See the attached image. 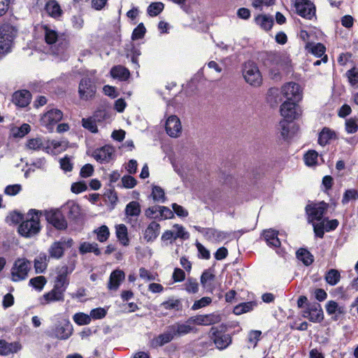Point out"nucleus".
<instances>
[{"mask_svg":"<svg viewBox=\"0 0 358 358\" xmlns=\"http://www.w3.org/2000/svg\"><path fill=\"white\" fill-rule=\"evenodd\" d=\"M60 166L64 171H71L73 169V164L71 158L66 156L59 161Z\"/></svg>","mask_w":358,"mask_h":358,"instance_id":"64","label":"nucleus"},{"mask_svg":"<svg viewBox=\"0 0 358 358\" xmlns=\"http://www.w3.org/2000/svg\"><path fill=\"white\" fill-rule=\"evenodd\" d=\"M262 331L259 330H252L248 334V342L255 348L258 341L260 340Z\"/></svg>","mask_w":358,"mask_h":358,"instance_id":"54","label":"nucleus"},{"mask_svg":"<svg viewBox=\"0 0 358 358\" xmlns=\"http://www.w3.org/2000/svg\"><path fill=\"white\" fill-rule=\"evenodd\" d=\"M306 48L309 49V51L315 55V56L320 57H322L326 51L325 46L321 43H317L316 44L308 43L306 45Z\"/></svg>","mask_w":358,"mask_h":358,"instance_id":"45","label":"nucleus"},{"mask_svg":"<svg viewBox=\"0 0 358 358\" xmlns=\"http://www.w3.org/2000/svg\"><path fill=\"white\" fill-rule=\"evenodd\" d=\"M31 93L26 90L15 92L13 95V102L17 106L24 108L31 101Z\"/></svg>","mask_w":358,"mask_h":358,"instance_id":"21","label":"nucleus"},{"mask_svg":"<svg viewBox=\"0 0 358 358\" xmlns=\"http://www.w3.org/2000/svg\"><path fill=\"white\" fill-rule=\"evenodd\" d=\"M185 290L189 294H196L199 291V283L196 279L189 277L183 285Z\"/></svg>","mask_w":358,"mask_h":358,"instance_id":"44","label":"nucleus"},{"mask_svg":"<svg viewBox=\"0 0 358 358\" xmlns=\"http://www.w3.org/2000/svg\"><path fill=\"white\" fill-rule=\"evenodd\" d=\"M31 268V262L25 258L17 259L11 268V280L19 282L25 280Z\"/></svg>","mask_w":358,"mask_h":358,"instance_id":"4","label":"nucleus"},{"mask_svg":"<svg viewBox=\"0 0 358 358\" xmlns=\"http://www.w3.org/2000/svg\"><path fill=\"white\" fill-rule=\"evenodd\" d=\"M41 214L40 210L30 209L26 215V219L22 220L18 227L19 234L26 238H30L38 234L41 230L39 217Z\"/></svg>","mask_w":358,"mask_h":358,"instance_id":"3","label":"nucleus"},{"mask_svg":"<svg viewBox=\"0 0 358 358\" xmlns=\"http://www.w3.org/2000/svg\"><path fill=\"white\" fill-rule=\"evenodd\" d=\"M22 345L19 342L8 343L5 340H0V355L6 356L20 350Z\"/></svg>","mask_w":358,"mask_h":358,"instance_id":"23","label":"nucleus"},{"mask_svg":"<svg viewBox=\"0 0 358 358\" xmlns=\"http://www.w3.org/2000/svg\"><path fill=\"white\" fill-rule=\"evenodd\" d=\"M245 80L252 86L258 87L262 83V77L258 66L254 62H245L243 69Z\"/></svg>","mask_w":358,"mask_h":358,"instance_id":"5","label":"nucleus"},{"mask_svg":"<svg viewBox=\"0 0 358 358\" xmlns=\"http://www.w3.org/2000/svg\"><path fill=\"white\" fill-rule=\"evenodd\" d=\"M43 146V141L41 138L29 139L27 143V147L29 150H38Z\"/></svg>","mask_w":358,"mask_h":358,"instance_id":"57","label":"nucleus"},{"mask_svg":"<svg viewBox=\"0 0 358 358\" xmlns=\"http://www.w3.org/2000/svg\"><path fill=\"white\" fill-rule=\"evenodd\" d=\"M278 232L275 230L268 229L264 231V238L270 247L278 248L280 246V241L278 237Z\"/></svg>","mask_w":358,"mask_h":358,"instance_id":"29","label":"nucleus"},{"mask_svg":"<svg viewBox=\"0 0 358 358\" xmlns=\"http://www.w3.org/2000/svg\"><path fill=\"white\" fill-rule=\"evenodd\" d=\"M326 310L329 315H332L336 313L343 314L345 312L344 308L340 307L338 303L334 301H329L327 302L326 305Z\"/></svg>","mask_w":358,"mask_h":358,"instance_id":"46","label":"nucleus"},{"mask_svg":"<svg viewBox=\"0 0 358 358\" xmlns=\"http://www.w3.org/2000/svg\"><path fill=\"white\" fill-rule=\"evenodd\" d=\"M66 290L61 287L54 285L53 288L50 292L44 294L40 299V303L45 306L53 302L64 301Z\"/></svg>","mask_w":358,"mask_h":358,"instance_id":"14","label":"nucleus"},{"mask_svg":"<svg viewBox=\"0 0 358 358\" xmlns=\"http://www.w3.org/2000/svg\"><path fill=\"white\" fill-rule=\"evenodd\" d=\"M22 190V186L18 184L10 185L6 187L4 193L9 196H15Z\"/></svg>","mask_w":358,"mask_h":358,"instance_id":"61","label":"nucleus"},{"mask_svg":"<svg viewBox=\"0 0 358 358\" xmlns=\"http://www.w3.org/2000/svg\"><path fill=\"white\" fill-rule=\"evenodd\" d=\"M257 305L255 301H248L241 303L234 308L233 313L236 315H240L252 311Z\"/></svg>","mask_w":358,"mask_h":358,"instance_id":"32","label":"nucleus"},{"mask_svg":"<svg viewBox=\"0 0 358 358\" xmlns=\"http://www.w3.org/2000/svg\"><path fill=\"white\" fill-rule=\"evenodd\" d=\"M358 199V191L356 189H347L343 196L342 203L346 204L351 199L356 200Z\"/></svg>","mask_w":358,"mask_h":358,"instance_id":"53","label":"nucleus"},{"mask_svg":"<svg viewBox=\"0 0 358 358\" xmlns=\"http://www.w3.org/2000/svg\"><path fill=\"white\" fill-rule=\"evenodd\" d=\"M73 269H70L68 266L64 265L57 268V277L55 278V285L65 289L69 284L68 275L72 272Z\"/></svg>","mask_w":358,"mask_h":358,"instance_id":"20","label":"nucleus"},{"mask_svg":"<svg viewBox=\"0 0 358 358\" xmlns=\"http://www.w3.org/2000/svg\"><path fill=\"white\" fill-rule=\"evenodd\" d=\"M210 334V338L213 340L216 348L220 350L227 348L231 344L232 338L231 335L226 334L218 327H211Z\"/></svg>","mask_w":358,"mask_h":358,"instance_id":"8","label":"nucleus"},{"mask_svg":"<svg viewBox=\"0 0 358 358\" xmlns=\"http://www.w3.org/2000/svg\"><path fill=\"white\" fill-rule=\"evenodd\" d=\"M72 333V324L69 321L63 320L55 326L50 336L60 340H66L71 336Z\"/></svg>","mask_w":358,"mask_h":358,"instance_id":"15","label":"nucleus"},{"mask_svg":"<svg viewBox=\"0 0 358 358\" xmlns=\"http://www.w3.org/2000/svg\"><path fill=\"white\" fill-rule=\"evenodd\" d=\"M45 10L50 17L58 19L63 13L59 3L55 0H50L46 2Z\"/></svg>","mask_w":358,"mask_h":358,"instance_id":"28","label":"nucleus"},{"mask_svg":"<svg viewBox=\"0 0 358 358\" xmlns=\"http://www.w3.org/2000/svg\"><path fill=\"white\" fill-rule=\"evenodd\" d=\"M63 117V113L60 110L52 109L47 111L41 118V124L47 128L49 131H52L55 124H57Z\"/></svg>","mask_w":358,"mask_h":358,"instance_id":"11","label":"nucleus"},{"mask_svg":"<svg viewBox=\"0 0 358 358\" xmlns=\"http://www.w3.org/2000/svg\"><path fill=\"white\" fill-rule=\"evenodd\" d=\"M173 228L176 229L174 232L176 239L180 238L186 240L189 238V235L188 232L185 231V228L182 225L176 224L173 225Z\"/></svg>","mask_w":358,"mask_h":358,"instance_id":"56","label":"nucleus"},{"mask_svg":"<svg viewBox=\"0 0 358 358\" xmlns=\"http://www.w3.org/2000/svg\"><path fill=\"white\" fill-rule=\"evenodd\" d=\"M294 7L298 15L303 18L311 20L315 14V7L307 0H296Z\"/></svg>","mask_w":358,"mask_h":358,"instance_id":"16","label":"nucleus"},{"mask_svg":"<svg viewBox=\"0 0 358 358\" xmlns=\"http://www.w3.org/2000/svg\"><path fill=\"white\" fill-rule=\"evenodd\" d=\"M73 321L79 325H85L90 324L91 322L90 315L83 313H76L73 315Z\"/></svg>","mask_w":358,"mask_h":358,"instance_id":"52","label":"nucleus"},{"mask_svg":"<svg viewBox=\"0 0 358 358\" xmlns=\"http://www.w3.org/2000/svg\"><path fill=\"white\" fill-rule=\"evenodd\" d=\"M296 257L301 261L306 266H309L313 262V256L311 253L304 248H300L296 252Z\"/></svg>","mask_w":358,"mask_h":358,"instance_id":"38","label":"nucleus"},{"mask_svg":"<svg viewBox=\"0 0 358 358\" xmlns=\"http://www.w3.org/2000/svg\"><path fill=\"white\" fill-rule=\"evenodd\" d=\"M125 215L129 217H138L141 213V205L138 201L129 202L124 209Z\"/></svg>","mask_w":358,"mask_h":358,"instance_id":"33","label":"nucleus"},{"mask_svg":"<svg viewBox=\"0 0 358 358\" xmlns=\"http://www.w3.org/2000/svg\"><path fill=\"white\" fill-rule=\"evenodd\" d=\"M161 306L166 310H179L181 307V302L179 299H169L161 303Z\"/></svg>","mask_w":358,"mask_h":358,"instance_id":"50","label":"nucleus"},{"mask_svg":"<svg viewBox=\"0 0 358 358\" xmlns=\"http://www.w3.org/2000/svg\"><path fill=\"white\" fill-rule=\"evenodd\" d=\"M204 235L206 238L210 241H221L225 238V234L213 228L205 229Z\"/></svg>","mask_w":358,"mask_h":358,"instance_id":"35","label":"nucleus"},{"mask_svg":"<svg viewBox=\"0 0 358 358\" xmlns=\"http://www.w3.org/2000/svg\"><path fill=\"white\" fill-rule=\"evenodd\" d=\"M345 129L348 134H355L358 130L357 120L355 118L348 119L345 122Z\"/></svg>","mask_w":358,"mask_h":358,"instance_id":"59","label":"nucleus"},{"mask_svg":"<svg viewBox=\"0 0 358 358\" xmlns=\"http://www.w3.org/2000/svg\"><path fill=\"white\" fill-rule=\"evenodd\" d=\"M192 322H189V318L185 322H176L169 325L166 330L155 337L151 341L152 348H158L170 343L175 337H180L190 333H196L197 329L193 326Z\"/></svg>","mask_w":358,"mask_h":358,"instance_id":"1","label":"nucleus"},{"mask_svg":"<svg viewBox=\"0 0 358 358\" xmlns=\"http://www.w3.org/2000/svg\"><path fill=\"white\" fill-rule=\"evenodd\" d=\"M97 235V240L100 242H105L109 237L110 232L108 227L103 225L94 231Z\"/></svg>","mask_w":358,"mask_h":358,"instance_id":"51","label":"nucleus"},{"mask_svg":"<svg viewBox=\"0 0 358 358\" xmlns=\"http://www.w3.org/2000/svg\"><path fill=\"white\" fill-rule=\"evenodd\" d=\"M280 114L284 119L293 121L301 116V110L296 102L285 101L280 106Z\"/></svg>","mask_w":358,"mask_h":358,"instance_id":"13","label":"nucleus"},{"mask_svg":"<svg viewBox=\"0 0 358 358\" xmlns=\"http://www.w3.org/2000/svg\"><path fill=\"white\" fill-rule=\"evenodd\" d=\"M67 144L68 143L66 141L52 140L49 141L48 145L46 146L45 149L47 152H50V150H51V152L55 154L56 152L64 151L68 147Z\"/></svg>","mask_w":358,"mask_h":358,"instance_id":"34","label":"nucleus"},{"mask_svg":"<svg viewBox=\"0 0 358 358\" xmlns=\"http://www.w3.org/2000/svg\"><path fill=\"white\" fill-rule=\"evenodd\" d=\"M82 126L92 133H97L98 128L95 115L82 119Z\"/></svg>","mask_w":358,"mask_h":358,"instance_id":"40","label":"nucleus"},{"mask_svg":"<svg viewBox=\"0 0 358 358\" xmlns=\"http://www.w3.org/2000/svg\"><path fill=\"white\" fill-rule=\"evenodd\" d=\"M212 302V299L210 297L204 296L202 297L201 299L196 301L193 306L192 309L193 310H197L201 308L205 307L208 305H209Z\"/></svg>","mask_w":358,"mask_h":358,"instance_id":"62","label":"nucleus"},{"mask_svg":"<svg viewBox=\"0 0 358 358\" xmlns=\"http://www.w3.org/2000/svg\"><path fill=\"white\" fill-rule=\"evenodd\" d=\"M291 120H282L279 123V129L280 130V134L284 139H286L289 136V125Z\"/></svg>","mask_w":358,"mask_h":358,"instance_id":"55","label":"nucleus"},{"mask_svg":"<svg viewBox=\"0 0 358 358\" xmlns=\"http://www.w3.org/2000/svg\"><path fill=\"white\" fill-rule=\"evenodd\" d=\"M346 76L352 85L358 83V69L354 67L346 72Z\"/></svg>","mask_w":358,"mask_h":358,"instance_id":"60","label":"nucleus"},{"mask_svg":"<svg viewBox=\"0 0 358 358\" xmlns=\"http://www.w3.org/2000/svg\"><path fill=\"white\" fill-rule=\"evenodd\" d=\"M302 316L312 322H320L324 319L323 310L321 305L317 303L308 304L302 312Z\"/></svg>","mask_w":358,"mask_h":358,"instance_id":"12","label":"nucleus"},{"mask_svg":"<svg viewBox=\"0 0 358 358\" xmlns=\"http://www.w3.org/2000/svg\"><path fill=\"white\" fill-rule=\"evenodd\" d=\"M113 152V147L105 145L94 152V157L97 162L101 163L108 162L111 159Z\"/></svg>","mask_w":358,"mask_h":358,"instance_id":"22","label":"nucleus"},{"mask_svg":"<svg viewBox=\"0 0 358 358\" xmlns=\"http://www.w3.org/2000/svg\"><path fill=\"white\" fill-rule=\"evenodd\" d=\"M324 279L330 285H336L341 279V274L336 269L331 268L327 272Z\"/></svg>","mask_w":358,"mask_h":358,"instance_id":"41","label":"nucleus"},{"mask_svg":"<svg viewBox=\"0 0 358 358\" xmlns=\"http://www.w3.org/2000/svg\"><path fill=\"white\" fill-rule=\"evenodd\" d=\"M16 36V29L10 24H4L0 27V52H8L13 45V39Z\"/></svg>","mask_w":358,"mask_h":358,"instance_id":"6","label":"nucleus"},{"mask_svg":"<svg viewBox=\"0 0 358 358\" xmlns=\"http://www.w3.org/2000/svg\"><path fill=\"white\" fill-rule=\"evenodd\" d=\"M110 73L113 78L118 79L121 81L127 80L130 77L129 69L122 65L113 66L110 69Z\"/></svg>","mask_w":358,"mask_h":358,"instance_id":"27","label":"nucleus"},{"mask_svg":"<svg viewBox=\"0 0 358 358\" xmlns=\"http://www.w3.org/2000/svg\"><path fill=\"white\" fill-rule=\"evenodd\" d=\"M160 225L156 222H151L144 231V239L147 242L155 241L159 234Z\"/></svg>","mask_w":358,"mask_h":358,"instance_id":"25","label":"nucleus"},{"mask_svg":"<svg viewBox=\"0 0 358 358\" xmlns=\"http://www.w3.org/2000/svg\"><path fill=\"white\" fill-rule=\"evenodd\" d=\"M282 94L287 99L293 102H299L302 99V89L301 86L294 82L285 84L281 89Z\"/></svg>","mask_w":358,"mask_h":358,"instance_id":"10","label":"nucleus"},{"mask_svg":"<svg viewBox=\"0 0 358 358\" xmlns=\"http://www.w3.org/2000/svg\"><path fill=\"white\" fill-rule=\"evenodd\" d=\"M152 197L155 201L164 203L166 199L164 189L159 186H154L152 190Z\"/></svg>","mask_w":358,"mask_h":358,"instance_id":"48","label":"nucleus"},{"mask_svg":"<svg viewBox=\"0 0 358 358\" xmlns=\"http://www.w3.org/2000/svg\"><path fill=\"white\" fill-rule=\"evenodd\" d=\"M164 8V4L162 2H153L148 6L147 13L150 17H155L160 14Z\"/></svg>","mask_w":358,"mask_h":358,"instance_id":"43","label":"nucleus"},{"mask_svg":"<svg viewBox=\"0 0 358 358\" xmlns=\"http://www.w3.org/2000/svg\"><path fill=\"white\" fill-rule=\"evenodd\" d=\"M72 243L73 240L71 238H69L67 241L61 240L59 241L54 242L48 250L50 257L55 259L61 258L64 252V246L70 248L71 247Z\"/></svg>","mask_w":358,"mask_h":358,"instance_id":"18","label":"nucleus"},{"mask_svg":"<svg viewBox=\"0 0 358 358\" xmlns=\"http://www.w3.org/2000/svg\"><path fill=\"white\" fill-rule=\"evenodd\" d=\"M172 279L174 282H182L185 279V271L179 268H176L172 274Z\"/></svg>","mask_w":358,"mask_h":358,"instance_id":"63","label":"nucleus"},{"mask_svg":"<svg viewBox=\"0 0 358 358\" xmlns=\"http://www.w3.org/2000/svg\"><path fill=\"white\" fill-rule=\"evenodd\" d=\"M336 132L329 127H324L319 133L318 143L322 146L329 144L331 140L336 139Z\"/></svg>","mask_w":358,"mask_h":358,"instance_id":"26","label":"nucleus"},{"mask_svg":"<svg viewBox=\"0 0 358 358\" xmlns=\"http://www.w3.org/2000/svg\"><path fill=\"white\" fill-rule=\"evenodd\" d=\"M79 251L82 254H85L87 252H93L96 255H99L101 254L100 249L98 247V244L96 243H87L84 242L80 244L79 247Z\"/></svg>","mask_w":358,"mask_h":358,"instance_id":"37","label":"nucleus"},{"mask_svg":"<svg viewBox=\"0 0 358 358\" xmlns=\"http://www.w3.org/2000/svg\"><path fill=\"white\" fill-rule=\"evenodd\" d=\"M166 133L171 137H178L182 131L180 119L176 115H171L166 122Z\"/></svg>","mask_w":358,"mask_h":358,"instance_id":"19","label":"nucleus"},{"mask_svg":"<svg viewBox=\"0 0 358 358\" xmlns=\"http://www.w3.org/2000/svg\"><path fill=\"white\" fill-rule=\"evenodd\" d=\"M221 321V317L218 314L211 313L206 315H197L189 317V322L196 325L208 326L215 324Z\"/></svg>","mask_w":358,"mask_h":358,"instance_id":"17","label":"nucleus"},{"mask_svg":"<svg viewBox=\"0 0 358 358\" xmlns=\"http://www.w3.org/2000/svg\"><path fill=\"white\" fill-rule=\"evenodd\" d=\"M329 208V204L324 201L311 202L306 205V213L308 223H311L315 236L322 238L324 235V222L323 217Z\"/></svg>","mask_w":358,"mask_h":358,"instance_id":"2","label":"nucleus"},{"mask_svg":"<svg viewBox=\"0 0 358 358\" xmlns=\"http://www.w3.org/2000/svg\"><path fill=\"white\" fill-rule=\"evenodd\" d=\"M116 236L122 245H127L129 244L127 228L124 224L116 226Z\"/></svg>","mask_w":358,"mask_h":358,"instance_id":"39","label":"nucleus"},{"mask_svg":"<svg viewBox=\"0 0 358 358\" xmlns=\"http://www.w3.org/2000/svg\"><path fill=\"white\" fill-rule=\"evenodd\" d=\"M96 92V86L93 80L89 78L81 79L78 86V94L80 99L84 101L94 98Z\"/></svg>","mask_w":358,"mask_h":358,"instance_id":"9","label":"nucleus"},{"mask_svg":"<svg viewBox=\"0 0 358 358\" xmlns=\"http://www.w3.org/2000/svg\"><path fill=\"white\" fill-rule=\"evenodd\" d=\"M215 275L210 270H205L201 275V284L203 288H212L211 282L215 279Z\"/></svg>","mask_w":358,"mask_h":358,"instance_id":"42","label":"nucleus"},{"mask_svg":"<svg viewBox=\"0 0 358 358\" xmlns=\"http://www.w3.org/2000/svg\"><path fill=\"white\" fill-rule=\"evenodd\" d=\"M318 153L315 150H309L304 155L305 164L308 166H314L317 164Z\"/></svg>","mask_w":358,"mask_h":358,"instance_id":"47","label":"nucleus"},{"mask_svg":"<svg viewBox=\"0 0 358 358\" xmlns=\"http://www.w3.org/2000/svg\"><path fill=\"white\" fill-rule=\"evenodd\" d=\"M45 220L57 230H65L67 228V220L59 209H52L45 211Z\"/></svg>","mask_w":358,"mask_h":358,"instance_id":"7","label":"nucleus"},{"mask_svg":"<svg viewBox=\"0 0 358 358\" xmlns=\"http://www.w3.org/2000/svg\"><path fill=\"white\" fill-rule=\"evenodd\" d=\"M47 280L45 278L43 275L37 276L30 279L29 285L32 286L36 289L39 291L42 290L45 285L46 284Z\"/></svg>","mask_w":358,"mask_h":358,"instance_id":"49","label":"nucleus"},{"mask_svg":"<svg viewBox=\"0 0 358 358\" xmlns=\"http://www.w3.org/2000/svg\"><path fill=\"white\" fill-rule=\"evenodd\" d=\"M255 20L256 24L265 31L270 30L274 22L273 17L266 15H258Z\"/></svg>","mask_w":358,"mask_h":358,"instance_id":"31","label":"nucleus"},{"mask_svg":"<svg viewBox=\"0 0 358 358\" xmlns=\"http://www.w3.org/2000/svg\"><path fill=\"white\" fill-rule=\"evenodd\" d=\"M124 278V273L122 270L116 269L113 271L110 275L108 288L110 290L117 289Z\"/></svg>","mask_w":358,"mask_h":358,"instance_id":"24","label":"nucleus"},{"mask_svg":"<svg viewBox=\"0 0 358 358\" xmlns=\"http://www.w3.org/2000/svg\"><path fill=\"white\" fill-rule=\"evenodd\" d=\"M42 28L44 31L45 42L50 45L55 43L58 39L57 32L55 30L50 29L47 24L43 25Z\"/></svg>","mask_w":358,"mask_h":358,"instance_id":"36","label":"nucleus"},{"mask_svg":"<svg viewBox=\"0 0 358 358\" xmlns=\"http://www.w3.org/2000/svg\"><path fill=\"white\" fill-rule=\"evenodd\" d=\"M49 257L45 253H41L34 259V269L36 273H43L48 266Z\"/></svg>","mask_w":358,"mask_h":358,"instance_id":"30","label":"nucleus"},{"mask_svg":"<svg viewBox=\"0 0 358 358\" xmlns=\"http://www.w3.org/2000/svg\"><path fill=\"white\" fill-rule=\"evenodd\" d=\"M145 28L143 23H140L133 31L131 38L138 40L142 38L145 34Z\"/></svg>","mask_w":358,"mask_h":358,"instance_id":"58","label":"nucleus"}]
</instances>
